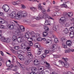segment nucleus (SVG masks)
<instances>
[{
	"label": "nucleus",
	"mask_w": 74,
	"mask_h": 74,
	"mask_svg": "<svg viewBox=\"0 0 74 74\" xmlns=\"http://www.w3.org/2000/svg\"><path fill=\"white\" fill-rule=\"evenodd\" d=\"M17 15L18 16H16V13L14 11L10 14V16L12 19H13L14 18H15L16 19L20 20L22 18V17L26 16L27 15V13L24 11L22 13L20 12H18Z\"/></svg>",
	"instance_id": "1"
},
{
	"label": "nucleus",
	"mask_w": 74,
	"mask_h": 74,
	"mask_svg": "<svg viewBox=\"0 0 74 74\" xmlns=\"http://www.w3.org/2000/svg\"><path fill=\"white\" fill-rule=\"evenodd\" d=\"M39 16V18L37 17H35V16H33L32 17V19H35L36 20H37L38 21V20H40V19H42V18H44V14H42L41 13H40L38 15Z\"/></svg>",
	"instance_id": "2"
},
{
	"label": "nucleus",
	"mask_w": 74,
	"mask_h": 74,
	"mask_svg": "<svg viewBox=\"0 0 74 74\" xmlns=\"http://www.w3.org/2000/svg\"><path fill=\"white\" fill-rule=\"evenodd\" d=\"M0 39H1V41H2L3 42H5L9 43L10 42V39L8 38H5V37H2L0 38Z\"/></svg>",
	"instance_id": "3"
},
{
	"label": "nucleus",
	"mask_w": 74,
	"mask_h": 74,
	"mask_svg": "<svg viewBox=\"0 0 74 74\" xmlns=\"http://www.w3.org/2000/svg\"><path fill=\"white\" fill-rule=\"evenodd\" d=\"M2 8L5 12H8L9 11V6L7 4H5L2 6Z\"/></svg>",
	"instance_id": "4"
},
{
	"label": "nucleus",
	"mask_w": 74,
	"mask_h": 74,
	"mask_svg": "<svg viewBox=\"0 0 74 74\" xmlns=\"http://www.w3.org/2000/svg\"><path fill=\"white\" fill-rule=\"evenodd\" d=\"M23 38V37H21V38H20V37H19L17 39L16 38L14 37L12 38V40L13 41H15V40H17L18 42H21L22 41V38Z\"/></svg>",
	"instance_id": "5"
},
{
	"label": "nucleus",
	"mask_w": 74,
	"mask_h": 74,
	"mask_svg": "<svg viewBox=\"0 0 74 74\" xmlns=\"http://www.w3.org/2000/svg\"><path fill=\"white\" fill-rule=\"evenodd\" d=\"M40 37V35L38 33L35 34L34 32L33 31H32V37Z\"/></svg>",
	"instance_id": "6"
},
{
	"label": "nucleus",
	"mask_w": 74,
	"mask_h": 74,
	"mask_svg": "<svg viewBox=\"0 0 74 74\" xmlns=\"http://www.w3.org/2000/svg\"><path fill=\"white\" fill-rule=\"evenodd\" d=\"M65 17H62L60 19L59 21V23H60V24H64V23H63L65 21Z\"/></svg>",
	"instance_id": "7"
},
{
	"label": "nucleus",
	"mask_w": 74,
	"mask_h": 74,
	"mask_svg": "<svg viewBox=\"0 0 74 74\" xmlns=\"http://www.w3.org/2000/svg\"><path fill=\"white\" fill-rule=\"evenodd\" d=\"M7 27L10 30H12L14 29V25L12 24H9L8 25Z\"/></svg>",
	"instance_id": "8"
},
{
	"label": "nucleus",
	"mask_w": 74,
	"mask_h": 74,
	"mask_svg": "<svg viewBox=\"0 0 74 74\" xmlns=\"http://www.w3.org/2000/svg\"><path fill=\"white\" fill-rule=\"evenodd\" d=\"M25 37H32V32H29V34L27 33L25 34Z\"/></svg>",
	"instance_id": "9"
},
{
	"label": "nucleus",
	"mask_w": 74,
	"mask_h": 74,
	"mask_svg": "<svg viewBox=\"0 0 74 74\" xmlns=\"http://www.w3.org/2000/svg\"><path fill=\"white\" fill-rule=\"evenodd\" d=\"M18 58L20 60H23L25 59V57L24 56L21 55H18Z\"/></svg>",
	"instance_id": "10"
},
{
	"label": "nucleus",
	"mask_w": 74,
	"mask_h": 74,
	"mask_svg": "<svg viewBox=\"0 0 74 74\" xmlns=\"http://www.w3.org/2000/svg\"><path fill=\"white\" fill-rule=\"evenodd\" d=\"M71 43H72V42L70 40H67L66 42V44L69 47L71 46Z\"/></svg>",
	"instance_id": "11"
},
{
	"label": "nucleus",
	"mask_w": 74,
	"mask_h": 74,
	"mask_svg": "<svg viewBox=\"0 0 74 74\" xmlns=\"http://www.w3.org/2000/svg\"><path fill=\"white\" fill-rule=\"evenodd\" d=\"M18 36H19V37H23V33L21 32L20 30H18Z\"/></svg>",
	"instance_id": "12"
},
{
	"label": "nucleus",
	"mask_w": 74,
	"mask_h": 74,
	"mask_svg": "<svg viewBox=\"0 0 74 74\" xmlns=\"http://www.w3.org/2000/svg\"><path fill=\"white\" fill-rule=\"evenodd\" d=\"M30 62H31L30 60H28L25 62L24 64L25 65H28L30 63Z\"/></svg>",
	"instance_id": "13"
},
{
	"label": "nucleus",
	"mask_w": 74,
	"mask_h": 74,
	"mask_svg": "<svg viewBox=\"0 0 74 74\" xmlns=\"http://www.w3.org/2000/svg\"><path fill=\"white\" fill-rule=\"evenodd\" d=\"M20 29L21 31V32H24L25 31V27L22 25H20L19 26Z\"/></svg>",
	"instance_id": "14"
},
{
	"label": "nucleus",
	"mask_w": 74,
	"mask_h": 74,
	"mask_svg": "<svg viewBox=\"0 0 74 74\" xmlns=\"http://www.w3.org/2000/svg\"><path fill=\"white\" fill-rule=\"evenodd\" d=\"M35 47L36 48H40L41 47V45L38 43H36L35 44Z\"/></svg>",
	"instance_id": "15"
},
{
	"label": "nucleus",
	"mask_w": 74,
	"mask_h": 74,
	"mask_svg": "<svg viewBox=\"0 0 74 74\" xmlns=\"http://www.w3.org/2000/svg\"><path fill=\"white\" fill-rule=\"evenodd\" d=\"M30 9L32 11H33L34 12H35L37 11V9L36 8L34 7H32L30 8Z\"/></svg>",
	"instance_id": "16"
},
{
	"label": "nucleus",
	"mask_w": 74,
	"mask_h": 74,
	"mask_svg": "<svg viewBox=\"0 0 74 74\" xmlns=\"http://www.w3.org/2000/svg\"><path fill=\"white\" fill-rule=\"evenodd\" d=\"M44 8L42 7L40 3H39L38 5V9L39 10H41L42 9Z\"/></svg>",
	"instance_id": "17"
},
{
	"label": "nucleus",
	"mask_w": 74,
	"mask_h": 74,
	"mask_svg": "<svg viewBox=\"0 0 74 74\" xmlns=\"http://www.w3.org/2000/svg\"><path fill=\"white\" fill-rule=\"evenodd\" d=\"M44 29L46 32H48L49 31V28L47 26H44Z\"/></svg>",
	"instance_id": "18"
},
{
	"label": "nucleus",
	"mask_w": 74,
	"mask_h": 74,
	"mask_svg": "<svg viewBox=\"0 0 74 74\" xmlns=\"http://www.w3.org/2000/svg\"><path fill=\"white\" fill-rule=\"evenodd\" d=\"M48 14L45 13L44 14V19H47V18H48Z\"/></svg>",
	"instance_id": "19"
},
{
	"label": "nucleus",
	"mask_w": 74,
	"mask_h": 74,
	"mask_svg": "<svg viewBox=\"0 0 74 74\" xmlns=\"http://www.w3.org/2000/svg\"><path fill=\"white\" fill-rule=\"evenodd\" d=\"M36 70H37V68H32L31 69V71L32 72H35V71H36Z\"/></svg>",
	"instance_id": "20"
},
{
	"label": "nucleus",
	"mask_w": 74,
	"mask_h": 74,
	"mask_svg": "<svg viewBox=\"0 0 74 74\" xmlns=\"http://www.w3.org/2000/svg\"><path fill=\"white\" fill-rule=\"evenodd\" d=\"M69 30L70 31H71V33H73V31H74V27H70V28H69Z\"/></svg>",
	"instance_id": "21"
},
{
	"label": "nucleus",
	"mask_w": 74,
	"mask_h": 74,
	"mask_svg": "<svg viewBox=\"0 0 74 74\" xmlns=\"http://www.w3.org/2000/svg\"><path fill=\"white\" fill-rule=\"evenodd\" d=\"M41 50L39 49V51L37 52V55H39L41 54Z\"/></svg>",
	"instance_id": "22"
},
{
	"label": "nucleus",
	"mask_w": 74,
	"mask_h": 74,
	"mask_svg": "<svg viewBox=\"0 0 74 74\" xmlns=\"http://www.w3.org/2000/svg\"><path fill=\"white\" fill-rule=\"evenodd\" d=\"M47 34H48V33L47 32H44L43 33V36L44 37H45L46 36H47Z\"/></svg>",
	"instance_id": "23"
},
{
	"label": "nucleus",
	"mask_w": 74,
	"mask_h": 74,
	"mask_svg": "<svg viewBox=\"0 0 74 74\" xmlns=\"http://www.w3.org/2000/svg\"><path fill=\"white\" fill-rule=\"evenodd\" d=\"M61 7H64L65 8H67V5L66 4H63L61 5Z\"/></svg>",
	"instance_id": "24"
},
{
	"label": "nucleus",
	"mask_w": 74,
	"mask_h": 74,
	"mask_svg": "<svg viewBox=\"0 0 74 74\" xmlns=\"http://www.w3.org/2000/svg\"><path fill=\"white\" fill-rule=\"evenodd\" d=\"M21 47L23 48V49H25V45L23 43H22L21 45Z\"/></svg>",
	"instance_id": "25"
},
{
	"label": "nucleus",
	"mask_w": 74,
	"mask_h": 74,
	"mask_svg": "<svg viewBox=\"0 0 74 74\" xmlns=\"http://www.w3.org/2000/svg\"><path fill=\"white\" fill-rule=\"evenodd\" d=\"M64 33H65V34H67V33H68L69 32V29H68L67 28H66L64 30Z\"/></svg>",
	"instance_id": "26"
},
{
	"label": "nucleus",
	"mask_w": 74,
	"mask_h": 74,
	"mask_svg": "<svg viewBox=\"0 0 74 74\" xmlns=\"http://www.w3.org/2000/svg\"><path fill=\"white\" fill-rule=\"evenodd\" d=\"M59 63L61 64V65L63 66H64V62H63V61H59Z\"/></svg>",
	"instance_id": "27"
},
{
	"label": "nucleus",
	"mask_w": 74,
	"mask_h": 74,
	"mask_svg": "<svg viewBox=\"0 0 74 74\" xmlns=\"http://www.w3.org/2000/svg\"><path fill=\"white\" fill-rule=\"evenodd\" d=\"M45 25H49V23L48 21L47 20H45Z\"/></svg>",
	"instance_id": "28"
},
{
	"label": "nucleus",
	"mask_w": 74,
	"mask_h": 74,
	"mask_svg": "<svg viewBox=\"0 0 74 74\" xmlns=\"http://www.w3.org/2000/svg\"><path fill=\"white\" fill-rule=\"evenodd\" d=\"M64 66H65L66 68H69V64L68 63H66L65 64H64Z\"/></svg>",
	"instance_id": "29"
},
{
	"label": "nucleus",
	"mask_w": 74,
	"mask_h": 74,
	"mask_svg": "<svg viewBox=\"0 0 74 74\" xmlns=\"http://www.w3.org/2000/svg\"><path fill=\"white\" fill-rule=\"evenodd\" d=\"M54 41L55 43H58V42H59L58 39L57 38H56L54 40Z\"/></svg>",
	"instance_id": "30"
},
{
	"label": "nucleus",
	"mask_w": 74,
	"mask_h": 74,
	"mask_svg": "<svg viewBox=\"0 0 74 74\" xmlns=\"http://www.w3.org/2000/svg\"><path fill=\"white\" fill-rule=\"evenodd\" d=\"M28 38V40L29 42H31L32 41V38Z\"/></svg>",
	"instance_id": "31"
},
{
	"label": "nucleus",
	"mask_w": 74,
	"mask_h": 74,
	"mask_svg": "<svg viewBox=\"0 0 74 74\" xmlns=\"http://www.w3.org/2000/svg\"><path fill=\"white\" fill-rule=\"evenodd\" d=\"M37 40L38 41H42V38L41 37H39L37 39Z\"/></svg>",
	"instance_id": "32"
},
{
	"label": "nucleus",
	"mask_w": 74,
	"mask_h": 74,
	"mask_svg": "<svg viewBox=\"0 0 74 74\" xmlns=\"http://www.w3.org/2000/svg\"><path fill=\"white\" fill-rule=\"evenodd\" d=\"M57 47H58L57 46V45L56 44H54L53 45L52 48H57Z\"/></svg>",
	"instance_id": "33"
},
{
	"label": "nucleus",
	"mask_w": 74,
	"mask_h": 74,
	"mask_svg": "<svg viewBox=\"0 0 74 74\" xmlns=\"http://www.w3.org/2000/svg\"><path fill=\"white\" fill-rule=\"evenodd\" d=\"M14 48L15 49H16V50H18V49H19V47L18 46H15L14 47Z\"/></svg>",
	"instance_id": "34"
},
{
	"label": "nucleus",
	"mask_w": 74,
	"mask_h": 74,
	"mask_svg": "<svg viewBox=\"0 0 74 74\" xmlns=\"http://www.w3.org/2000/svg\"><path fill=\"white\" fill-rule=\"evenodd\" d=\"M49 53V51L48 50H45V53L44 54L45 55V56H46V55L47 54V53Z\"/></svg>",
	"instance_id": "35"
},
{
	"label": "nucleus",
	"mask_w": 74,
	"mask_h": 74,
	"mask_svg": "<svg viewBox=\"0 0 74 74\" xmlns=\"http://www.w3.org/2000/svg\"><path fill=\"white\" fill-rule=\"evenodd\" d=\"M21 8H22L23 9H25L26 8V7L25 6V5L23 4H21Z\"/></svg>",
	"instance_id": "36"
},
{
	"label": "nucleus",
	"mask_w": 74,
	"mask_h": 74,
	"mask_svg": "<svg viewBox=\"0 0 74 74\" xmlns=\"http://www.w3.org/2000/svg\"><path fill=\"white\" fill-rule=\"evenodd\" d=\"M41 10V11L42 12V13H43V14H44V13H45V12H46L44 8L42 9Z\"/></svg>",
	"instance_id": "37"
},
{
	"label": "nucleus",
	"mask_w": 74,
	"mask_h": 74,
	"mask_svg": "<svg viewBox=\"0 0 74 74\" xmlns=\"http://www.w3.org/2000/svg\"><path fill=\"white\" fill-rule=\"evenodd\" d=\"M62 46L63 47V48H67V45L64 44H63L62 45Z\"/></svg>",
	"instance_id": "38"
},
{
	"label": "nucleus",
	"mask_w": 74,
	"mask_h": 74,
	"mask_svg": "<svg viewBox=\"0 0 74 74\" xmlns=\"http://www.w3.org/2000/svg\"><path fill=\"white\" fill-rule=\"evenodd\" d=\"M46 57V56H45V55L44 54H43L41 56V58L42 59Z\"/></svg>",
	"instance_id": "39"
},
{
	"label": "nucleus",
	"mask_w": 74,
	"mask_h": 74,
	"mask_svg": "<svg viewBox=\"0 0 74 74\" xmlns=\"http://www.w3.org/2000/svg\"><path fill=\"white\" fill-rule=\"evenodd\" d=\"M17 52L18 54L20 55V54H21V53H22V51L21 50H18L17 51Z\"/></svg>",
	"instance_id": "40"
},
{
	"label": "nucleus",
	"mask_w": 74,
	"mask_h": 74,
	"mask_svg": "<svg viewBox=\"0 0 74 74\" xmlns=\"http://www.w3.org/2000/svg\"><path fill=\"white\" fill-rule=\"evenodd\" d=\"M28 56H29L30 59H32V58H33V56L32 54H31L30 55H28Z\"/></svg>",
	"instance_id": "41"
},
{
	"label": "nucleus",
	"mask_w": 74,
	"mask_h": 74,
	"mask_svg": "<svg viewBox=\"0 0 74 74\" xmlns=\"http://www.w3.org/2000/svg\"><path fill=\"white\" fill-rule=\"evenodd\" d=\"M70 37H73V36H73V34L71 33V32L70 33Z\"/></svg>",
	"instance_id": "42"
},
{
	"label": "nucleus",
	"mask_w": 74,
	"mask_h": 74,
	"mask_svg": "<svg viewBox=\"0 0 74 74\" xmlns=\"http://www.w3.org/2000/svg\"><path fill=\"white\" fill-rule=\"evenodd\" d=\"M4 27H5L4 25H1L0 26V28L1 29H4Z\"/></svg>",
	"instance_id": "43"
},
{
	"label": "nucleus",
	"mask_w": 74,
	"mask_h": 74,
	"mask_svg": "<svg viewBox=\"0 0 74 74\" xmlns=\"http://www.w3.org/2000/svg\"><path fill=\"white\" fill-rule=\"evenodd\" d=\"M46 44H51V43H52V42H51V41H50L49 42H48L47 41L46 42Z\"/></svg>",
	"instance_id": "44"
},
{
	"label": "nucleus",
	"mask_w": 74,
	"mask_h": 74,
	"mask_svg": "<svg viewBox=\"0 0 74 74\" xmlns=\"http://www.w3.org/2000/svg\"><path fill=\"white\" fill-rule=\"evenodd\" d=\"M16 2V5H18L19 4H20L21 3V1H17Z\"/></svg>",
	"instance_id": "45"
},
{
	"label": "nucleus",
	"mask_w": 74,
	"mask_h": 74,
	"mask_svg": "<svg viewBox=\"0 0 74 74\" xmlns=\"http://www.w3.org/2000/svg\"><path fill=\"white\" fill-rule=\"evenodd\" d=\"M33 45V44L32 42L29 43L28 44V45H29V46H32Z\"/></svg>",
	"instance_id": "46"
},
{
	"label": "nucleus",
	"mask_w": 74,
	"mask_h": 74,
	"mask_svg": "<svg viewBox=\"0 0 74 74\" xmlns=\"http://www.w3.org/2000/svg\"><path fill=\"white\" fill-rule=\"evenodd\" d=\"M51 67V66H50V64H49V65H47V66H46V68H48V69H49V68H50Z\"/></svg>",
	"instance_id": "47"
},
{
	"label": "nucleus",
	"mask_w": 74,
	"mask_h": 74,
	"mask_svg": "<svg viewBox=\"0 0 74 74\" xmlns=\"http://www.w3.org/2000/svg\"><path fill=\"white\" fill-rule=\"evenodd\" d=\"M1 55L2 56H4V53H3V52L2 51H0Z\"/></svg>",
	"instance_id": "48"
},
{
	"label": "nucleus",
	"mask_w": 74,
	"mask_h": 74,
	"mask_svg": "<svg viewBox=\"0 0 74 74\" xmlns=\"http://www.w3.org/2000/svg\"><path fill=\"white\" fill-rule=\"evenodd\" d=\"M16 2H15V1L13 2L12 3V4L14 5H16Z\"/></svg>",
	"instance_id": "49"
},
{
	"label": "nucleus",
	"mask_w": 74,
	"mask_h": 74,
	"mask_svg": "<svg viewBox=\"0 0 74 74\" xmlns=\"http://www.w3.org/2000/svg\"><path fill=\"white\" fill-rule=\"evenodd\" d=\"M11 51L13 53H15L16 52V51H15L14 50V49H12Z\"/></svg>",
	"instance_id": "50"
},
{
	"label": "nucleus",
	"mask_w": 74,
	"mask_h": 74,
	"mask_svg": "<svg viewBox=\"0 0 74 74\" xmlns=\"http://www.w3.org/2000/svg\"><path fill=\"white\" fill-rule=\"evenodd\" d=\"M73 13L71 12H70V14L69 15V16L70 17H71L72 16H73Z\"/></svg>",
	"instance_id": "51"
},
{
	"label": "nucleus",
	"mask_w": 74,
	"mask_h": 74,
	"mask_svg": "<svg viewBox=\"0 0 74 74\" xmlns=\"http://www.w3.org/2000/svg\"><path fill=\"white\" fill-rule=\"evenodd\" d=\"M38 62H34V64L35 66H37L38 65Z\"/></svg>",
	"instance_id": "52"
},
{
	"label": "nucleus",
	"mask_w": 74,
	"mask_h": 74,
	"mask_svg": "<svg viewBox=\"0 0 74 74\" xmlns=\"http://www.w3.org/2000/svg\"><path fill=\"white\" fill-rule=\"evenodd\" d=\"M1 23L3 24L4 23H5V21H4V20H3L1 22Z\"/></svg>",
	"instance_id": "53"
},
{
	"label": "nucleus",
	"mask_w": 74,
	"mask_h": 74,
	"mask_svg": "<svg viewBox=\"0 0 74 74\" xmlns=\"http://www.w3.org/2000/svg\"><path fill=\"white\" fill-rule=\"evenodd\" d=\"M53 29L55 31H56V26L53 27Z\"/></svg>",
	"instance_id": "54"
},
{
	"label": "nucleus",
	"mask_w": 74,
	"mask_h": 74,
	"mask_svg": "<svg viewBox=\"0 0 74 74\" xmlns=\"http://www.w3.org/2000/svg\"><path fill=\"white\" fill-rule=\"evenodd\" d=\"M42 40H43L44 41H46V39L45 38H42Z\"/></svg>",
	"instance_id": "55"
},
{
	"label": "nucleus",
	"mask_w": 74,
	"mask_h": 74,
	"mask_svg": "<svg viewBox=\"0 0 74 74\" xmlns=\"http://www.w3.org/2000/svg\"><path fill=\"white\" fill-rule=\"evenodd\" d=\"M64 60L65 62H67V60H68L67 58H65L64 59Z\"/></svg>",
	"instance_id": "56"
},
{
	"label": "nucleus",
	"mask_w": 74,
	"mask_h": 74,
	"mask_svg": "<svg viewBox=\"0 0 74 74\" xmlns=\"http://www.w3.org/2000/svg\"><path fill=\"white\" fill-rule=\"evenodd\" d=\"M14 58H15V57L14 56V57H13V59H12V62H14V59H15Z\"/></svg>",
	"instance_id": "57"
},
{
	"label": "nucleus",
	"mask_w": 74,
	"mask_h": 74,
	"mask_svg": "<svg viewBox=\"0 0 74 74\" xmlns=\"http://www.w3.org/2000/svg\"><path fill=\"white\" fill-rule=\"evenodd\" d=\"M47 12H49L51 11V10H49V9H47Z\"/></svg>",
	"instance_id": "58"
},
{
	"label": "nucleus",
	"mask_w": 74,
	"mask_h": 74,
	"mask_svg": "<svg viewBox=\"0 0 74 74\" xmlns=\"http://www.w3.org/2000/svg\"><path fill=\"white\" fill-rule=\"evenodd\" d=\"M18 65H19L20 66H22V65L19 62H18Z\"/></svg>",
	"instance_id": "59"
},
{
	"label": "nucleus",
	"mask_w": 74,
	"mask_h": 74,
	"mask_svg": "<svg viewBox=\"0 0 74 74\" xmlns=\"http://www.w3.org/2000/svg\"><path fill=\"white\" fill-rule=\"evenodd\" d=\"M34 62H38V60H35L34 61Z\"/></svg>",
	"instance_id": "60"
},
{
	"label": "nucleus",
	"mask_w": 74,
	"mask_h": 74,
	"mask_svg": "<svg viewBox=\"0 0 74 74\" xmlns=\"http://www.w3.org/2000/svg\"><path fill=\"white\" fill-rule=\"evenodd\" d=\"M26 49H27V50L29 49H30V47L29 46H27Z\"/></svg>",
	"instance_id": "61"
},
{
	"label": "nucleus",
	"mask_w": 74,
	"mask_h": 74,
	"mask_svg": "<svg viewBox=\"0 0 74 74\" xmlns=\"http://www.w3.org/2000/svg\"><path fill=\"white\" fill-rule=\"evenodd\" d=\"M63 14L64 15H67V13L66 12H64Z\"/></svg>",
	"instance_id": "62"
},
{
	"label": "nucleus",
	"mask_w": 74,
	"mask_h": 74,
	"mask_svg": "<svg viewBox=\"0 0 74 74\" xmlns=\"http://www.w3.org/2000/svg\"><path fill=\"white\" fill-rule=\"evenodd\" d=\"M71 49H69L67 50L69 53L70 52H71Z\"/></svg>",
	"instance_id": "63"
},
{
	"label": "nucleus",
	"mask_w": 74,
	"mask_h": 74,
	"mask_svg": "<svg viewBox=\"0 0 74 74\" xmlns=\"http://www.w3.org/2000/svg\"><path fill=\"white\" fill-rule=\"evenodd\" d=\"M50 74H55V71H53V72H52V74L50 73ZM58 74L57 73V74Z\"/></svg>",
	"instance_id": "64"
}]
</instances>
